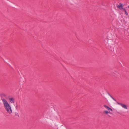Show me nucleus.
Returning <instances> with one entry per match:
<instances>
[{"instance_id": "0eeeda50", "label": "nucleus", "mask_w": 129, "mask_h": 129, "mask_svg": "<svg viewBox=\"0 0 129 129\" xmlns=\"http://www.w3.org/2000/svg\"><path fill=\"white\" fill-rule=\"evenodd\" d=\"M123 10H124V11L125 12V14H126V16H127L128 15V13L127 12L126 10L125 9H124Z\"/></svg>"}, {"instance_id": "1a4fd4ad", "label": "nucleus", "mask_w": 129, "mask_h": 129, "mask_svg": "<svg viewBox=\"0 0 129 129\" xmlns=\"http://www.w3.org/2000/svg\"><path fill=\"white\" fill-rule=\"evenodd\" d=\"M109 95L116 102V101L111 95L109 94Z\"/></svg>"}, {"instance_id": "f257e3e1", "label": "nucleus", "mask_w": 129, "mask_h": 129, "mask_svg": "<svg viewBox=\"0 0 129 129\" xmlns=\"http://www.w3.org/2000/svg\"><path fill=\"white\" fill-rule=\"evenodd\" d=\"M2 101L4 105V108L7 112L9 114L12 113L11 107L7 101L5 99H2Z\"/></svg>"}, {"instance_id": "423d86ee", "label": "nucleus", "mask_w": 129, "mask_h": 129, "mask_svg": "<svg viewBox=\"0 0 129 129\" xmlns=\"http://www.w3.org/2000/svg\"><path fill=\"white\" fill-rule=\"evenodd\" d=\"M2 97V99H4L3 98H6L7 97V95L6 94L4 93H2L1 95Z\"/></svg>"}, {"instance_id": "20e7f679", "label": "nucleus", "mask_w": 129, "mask_h": 129, "mask_svg": "<svg viewBox=\"0 0 129 129\" xmlns=\"http://www.w3.org/2000/svg\"><path fill=\"white\" fill-rule=\"evenodd\" d=\"M104 106L109 111H112V109L111 108H110V107H109L108 106L105 105H104Z\"/></svg>"}, {"instance_id": "6e6552de", "label": "nucleus", "mask_w": 129, "mask_h": 129, "mask_svg": "<svg viewBox=\"0 0 129 129\" xmlns=\"http://www.w3.org/2000/svg\"><path fill=\"white\" fill-rule=\"evenodd\" d=\"M104 112L106 114H107L109 113V112L107 111H104Z\"/></svg>"}, {"instance_id": "7ed1b4c3", "label": "nucleus", "mask_w": 129, "mask_h": 129, "mask_svg": "<svg viewBox=\"0 0 129 129\" xmlns=\"http://www.w3.org/2000/svg\"><path fill=\"white\" fill-rule=\"evenodd\" d=\"M117 7L120 10H123L124 8L123 7V4H120L119 5L117 6Z\"/></svg>"}, {"instance_id": "39448f33", "label": "nucleus", "mask_w": 129, "mask_h": 129, "mask_svg": "<svg viewBox=\"0 0 129 129\" xmlns=\"http://www.w3.org/2000/svg\"><path fill=\"white\" fill-rule=\"evenodd\" d=\"M9 100L11 103H14V99L13 98H10Z\"/></svg>"}, {"instance_id": "f03ea898", "label": "nucleus", "mask_w": 129, "mask_h": 129, "mask_svg": "<svg viewBox=\"0 0 129 129\" xmlns=\"http://www.w3.org/2000/svg\"><path fill=\"white\" fill-rule=\"evenodd\" d=\"M117 103L118 105H120L123 108L126 109H127V106L126 105L122 103H119L118 102H117Z\"/></svg>"}, {"instance_id": "9d476101", "label": "nucleus", "mask_w": 129, "mask_h": 129, "mask_svg": "<svg viewBox=\"0 0 129 129\" xmlns=\"http://www.w3.org/2000/svg\"><path fill=\"white\" fill-rule=\"evenodd\" d=\"M129 7V6H128V7Z\"/></svg>"}]
</instances>
